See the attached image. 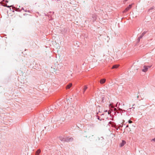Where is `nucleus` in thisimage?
I'll return each instance as SVG.
<instances>
[{"instance_id": "obj_1", "label": "nucleus", "mask_w": 155, "mask_h": 155, "mask_svg": "<svg viewBox=\"0 0 155 155\" xmlns=\"http://www.w3.org/2000/svg\"><path fill=\"white\" fill-rule=\"evenodd\" d=\"M150 66H146L145 65L143 67L142 71L143 72H145L147 71L148 68H150Z\"/></svg>"}, {"instance_id": "obj_2", "label": "nucleus", "mask_w": 155, "mask_h": 155, "mask_svg": "<svg viewBox=\"0 0 155 155\" xmlns=\"http://www.w3.org/2000/svg\"><path fill=\"white\" fill-rule=\"evenodd\" d=\"M118 108V110L116 108H114V110L116 112H117L118 113H119L118 110L120 111V113H121V115H122V113L123 112V111H125V110H122V109H121L120 108Z\"/></svg>"}, {"instance_id": "obj_3", "label": "nucleus", "mask_w": 155, "mask_h": 155, "mask_svg": "<svg viewBox=\"0 0 155 155\" xmlns=\"http://www.w3.org/2000/svg\"><path fill=\"white\" fill-rule=\"evenodd\" d=\"M132 5L131 4L129 5V6L127 7L123 11V13H125L127 12L132 7Z\"/></svg>"}, {"instance_id": "obj_4", "label": "nucleus", "mask_w": 155, "mask_h": 155, "mask_svg": "<svg viewBox=\"0 0 155 155\" xmlns=\"http://www.w3.org/2000/svg\"><path fill=\"white\" fill-rule=\"evenodd\" d=\"M73 140L72 137H66L65 141L66 142H70L72 141Z\"/></svg>"}, {"instance_id": "obj_5", "label": "nucleus", "mask_w": 155, "mask_h": 155, "mask_svg": "<svg viewBox=\"0 0 155 155\" xmlns=\"http://www.w3.org/2000/svg\"><path fill=\"white\" fill-rule=\"evenodd\" d=\"M97 18V16L96 15H93L91 18V20L93 21H94Z\"/></svg>"}, {"instance_id": "obj_6", "label": "nucleus", "mask_w": 155, "mask_h": 155, "mask_svg": "<svg viewBox=\"0 0 155 155\" xmlns=\"http://www.w3.org/2000/svg\"><path fill=\"white\" fill-rule=\"evenodd\" d=\"M59 138L60 140L61 141L65 142L66 137H64L60 136L59 137Z\"/></svg>"}, {"instance_id": "obj_7", "label": "nucleus", "mask_w": 155, "mask_h": 155, "mask_svg": "<svg viewBox=\"0 0 155 155\" xmlns=\"http://www.w3.org/2000/svg\"><path fill=\"white\" fill-rule=\"evenodd\" d=\"M126 142L125 141L123 140L122 141V142L120 143V147H122L126 143Z\"/></svg>"}, {"instance_id": "obj_8", "label": "nucleus", "mask_w": 155, "mask_h": 155, "mask_svg": "<svg viewBox=\"0 0 155 155\" xmlns=\"http://www.w3.org/2000/svg\"><path fill=\"white\" fill-rule=\"evenodd\" d=\"M105 81H106V79H101L100 80V82L101 84H103L105 82Z\"/></svg>"}, {"instance_id": "obj_9", "label": "nucleus", "mask_w": 155, "mask_h": 155, "mask_svg": "<svg viewBox=\"0 0 155 155\" xmlns=\"http://www.w3.org/2000/svg\"><path fill=\"white\" fill-rule=\"evenodd\" d=\"M147 33V31H144L140 35V36L139 37V39L143 37L144 35L145 34Z\"/></svg>"}, {"instance_id": "obj_10", "label": "nucleus", "mask_w": 155, "mask_h": 155, "mask_svg": "<svg viewBox=\"0 0 155 155\" xmlns=\"http://www.w3.org/2000/svg\"><path fill=\"white\" fill-rule=\"evenodd\" d=\"M72 86V83H70L68 84L66 86V89H69Z\"/></svg>"}, {"instance_id": "obj_11", "label": "nucleus", "mask_w": 155, "mask_h": 155, "mask_svg": "<svg viewBox=\"0 0 155 155\" xmlns=\"http://www.w3.org/2000/svg\"><path fill=\"white\" fill-rule=\"evenodd\" d=\"M5 6H6L8 8H10V7H12V8H14L15 9H15V10L16 11H18V9H17V8H15V7H13L12 5V6H9V5H8L7 4Z\"/></svg>"}, {"instance_id": "obj_12", "label": "nucleus", "mask_w": 155, "mask_h": 155, "mask_svg": "<svg viewBox=\"0 0 155 155\" xmlns=\"http://www.w3.org/2000/svg\"><path fill=\"white\" fill-rule=\"evenodd\" d=\"M41 152V150L40 149L38 150L36 152L35 155H39Z\"/></svg>"}, {"instance_id": "obj_13", "label": "nucleus", "mask_w": 155, "mask_h": 155, "mask_svg": "<svg viewBox=\"0 0 155 155\" xmlns=\"http://www.w3.org/2000/svg\"><path fill=\"white\" fill-rule=\"evenodd\" d=\"M87 87L85 85L84 86V87L83 88V93H84L85 92V91L87 89Z\"/></svg>"}, {"instance_id": "obj_14", "label": "nucleus", "mask_w": 155, "mask_h": 155, "mask_svg": "<svg viewBox=\"0 0 155 155\" xmlns=\"http://www.w3.org/2000/svg\"><path fill=\"white\" fill-rule=\"evenodd\" d=\"M118 67V65H115L113 66L112 67V69H114V68H117Z\"/></svg>"}, {"instance_id": "obj_15", "label": "nucleus", "mask_w": 155, "mask_h": 155, "mask_svg": "<svg viewBox=\"0 0 155 155\" xmlns=\"http://www.w3.org/2000/svg\"><path fill=\"white\" fill-rule=\"evenodd\" d=\"M104 97H102V101H101V102H102V103H104Z\"/></svg>"}, {"instance_id": "obj_16", "label": "nucleus", "mask_w": 155, "mask_h": 155, "mask_svg": "<svg viewBox=\"0 0 155 155\" xmlns=\"http://www.w3.org/2000/svg\"><path fill=\"white\" fill-rule=\"evenodd\" d=\"M151 141H153L154 142H155V137L154 138L152 139L151 140Z\"/></svg>"}, {"instance_id": "obj_17", "label": "nucleus", "mask_w": 155, "mask_h": 155, "mask_svg": "<svg viewBox=\"0 0 155 155\" xmlns=\"http://www.w3.org/2000/svg\"><path fill=\"white\" fill-rule=\"evenodd\" d=\"M128 122L129 123H132V121H131L130 120H129Z\"/></svg>"}, {"instance_id": "obj_18", "label": "nucleus", "mask_w": 155, "mask_h": 155, "mask_svg": "<svg viewBox=\"0 0 155 155\" xmlns=\"http://www.w3.org/2000/svg\"><path fill=\"white\" fill-rule=\"evenodd\" d=\"M118 104V105H119L120 104V103H118V102H117L116 105V107H117V104Z\"/></svg>"}, {"instance_id": "obj_19", "label": "nucleus", "mask_w": 155, "mask_h": 155, "mask_svg": "<svg viewBox=\"0 0 155 155\" xmlns=\"http://www.w3.org/2000/svg\"><path fill=\"white\" fill-rule=\"evenodd\" d=\"M154 9V7H151L149 9V10H152L153 9Z\"/></svg>"}, {"instance_id": "obj_20", "label": "nucleus", "mask_w": 155, "mask_h": 155, "mask_svg": "<svg viewBox=\"0 0 155 155\" xmlns=\"http://www.w3.org/2000/svg\"><path fill=\"white\" fill-rule=\"evenodd\" d=\"M140 39H139V37L138 38L137 42H139L140 41Z\"/></svg>"}, {"instance_id": "obj_21", "label": "nucleus", "mask_w": 155, "mask_h": 155, "mask_svg": "<svg viewBox=\"0 0 155 155\" xmlns=\"http://www.w3.org/2000/svg\"><path fill=\"white\" fill-rule=\"evenodd\" d=\"M100 117H99V116H97V119H98L99 120H100Z\"/></svg>"}, {"instance_id": "obj_22", "label": "nucleus", "mask_w": 155, "mask_h": 155, "mask_svg": "<svg viewBox=\"0 0 155 155\" xmlns=\"http://www.w3.org/2000/svg\"><path fill=\"white\" fill-rule=\"evenodd\" d=\"M128 0H124V2H126L127 1H128Z\"/></svg>"}, {"instance_id": "obj_23", "label": "nucleus", "mask_w": 155, "mask_h": 155, "mask_svg": "<svg viewBox=\"0 0 155 155\" xmlns=\"http://www.w3.org/2000/svg\"><path fill=\"white\" fill-rule=\"evenodd\" d=\"M132 108H134V107H132V108H129L130 109H131Z\"/></svg>"}, {"instance_id": "obj_24", "label": "nucleus", "mask_w": 155, "mask_h": 155, "mask_svg": "<svg viewBox=\"0 0 155 155\" xmlns=\"http://www.w3.org/2000/svg\"><path fill=\"white\" fill-rule=\"evenodd\" d=\"M51 71H53V70H52L53 69V68H52V67H51Z\"/></svg>"}, {"instance_id": "obj_25", "label": "nucleus", "mask_w": 155, "mask_h": 155, "mask_svg": "<svg viewBox=\"0 0 155 155\" xmlns=\"http://www.w3.org/2000/svg\"><path fill=\"white\" fill-rule=\"evenodd\" d=\"M139 96H137V98H139Z\"/></svg>"}, {"instance_id": "obj_26", "label": "nucleus", "mask_w": 155, "mask_h": 155, "mask_svg": "<svg viewBox=\"0 0 155 155\" xmlns=\"http://www.w3.org/2000/svg\"><path fill=\"white\" fill-rule=\"evenodd\" d=\"M128 127V125H127L126 126V128L127 127Z\"/></svg>"}, {"instance_id": "obj_27", "label": "nucleus", "mask_w": 155, "mask_h": 155, "mask_svg": "<svg viewBox=\"0 0 155 155\" xmlns=\"http://www.w3.org/2000/svg\"><path fill=\"white\" fill-rule=\"evenodd\" d=\"M122 105H123V106L124 105V103L122 104Z\"/></svg>"}, {"instance_id": "obj_28", "label": "nucleus", "mask_w": 155, "mask_h": 155, "mask_svg": "<svg viewBox=\"0 0 155 155\" xmlns=\"http://www.w3.org/2000/svg\"><path fill=\"white\" fill-rule=\"evenodd\" d=\"M104 112H107V110H105V111H104Z\"/></svg>"}, {"instance_id": "obj_29", "label": "nucleus", "mask_w": 155, "mask_h": 155, "mask_svg": "<svg viewBox=\"0 0 155 155\" xmlns=\"http://www.w3.org/2000/svg\"><path fill=\"white\" fill-rule=\"evenodd\" d=\"M102 115H104V114H101V116Z\"/></svg>"}, {"instance_id": "obj_30", "label": "nucleus", "mask_w": 155, "mask_h": 155, "mask_svg": "<svg viewBox=\"0 0 155 155\" xmlns=\"http://www.w3.org/2000/svg\"><path fill=\"white\" fill-rule=\"evenodd\" d=\"M54 72H55V70H54Z\"/></svg>"}, {"instance_id": "obj_31", "label": "nucleus", "mask_w": 155, "mask_h": 155, "mask_svg": "<svg viewBox=\"0 0 155 155\" xmlns=\"http://www.w3.org/2000/svg\"><path fill=\"white\" fill-rule=\"evenodd\" d=\"M123 125H122L121 126V127H123Z\"/></svg>"}, {"instance_id": "obj_32", "label": "nucleus", "mask_w": 155, "mask_h": 155, "mask_svg": "<svg viewBox=\"0 0 155 155\" xmlns=\"http://www.w3.org/2000/svg\"><path fill=\"white\" fill-rule=\"evenodd\" d=\"M51 111H50V113H51Z\"/></svg>"}, {"instance_id": "obj_33", "label": "nucleus", "mask_w": 155, "mask_h": 155, "mask_svg": "<svg viewBox=\"0 0 155 155\" xmlns=\"http://www.w3.org/2000/svg\"><path fill=\"white\" fill-rule=\"evenodd\" d=\"M108 114H109V112H108Z\"/></svg>"}]
</instances>
